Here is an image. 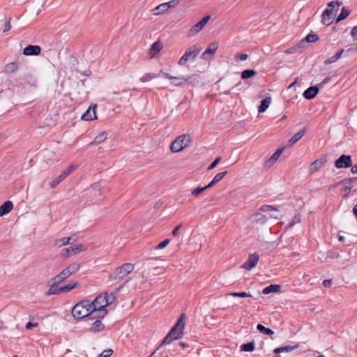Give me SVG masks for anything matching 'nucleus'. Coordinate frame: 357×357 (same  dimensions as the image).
<instances>
[{
  "instance_id": "obj_1",
  "label": "nucleus",
  "mask_w": 357,
  "mask_h": 357,
  "mask_svg": "<svg viewBox=\"0 0 357 357\" xmlns=\"http://www.w3.org/2000/svg\"><path fill=\"white\" fill-rule=\"evenodd\" d=\"M186 316L185 314H182L176 323L172 328L169 333L163 339L162 342L160 344L159 347L166 344H170L172 341L181 338L183 335V331L185 328V321Z\"/></svg>"
},
{
  "instance_id": "obj_32",
  "label": "nucleus",
  "mask_w": 357,
  "mask_h": 357,
  "mask_svg": "<svg viewBox=\"0 0 357 357\" xmlns=\"http://www.w3.org/2000/svg\"><path fill=\"white\" fill-rule=\"evenodd\" d=\"M80 265L79 263L73 262L70 264L68 267L66 268V271L69 273V274L71 275L76 272L78 271L79 269Z\"/></svg>"
},
{
  "instance_id": "obj_17",
  "label": "nucleus",
  "mask_w": 357,
  "mask_h": 357,
  "mask_svg": "<svg viewBox=\"0 0 357 357\" xmlns=\"http://www.w3.org/2000/svg\"><path fill=\"white\" fill-rule=\"evenodd\" d=\"M218 48V44L215 42L211 43L206 50L202 53V58L208 59L209 56L213 54Z\"/></svg>"
},
{
  "instance_id": "obj_56",
  "label": "nucleus",
  "mask_w": 357,
  "mask_h": 357,
  "mask_svg": "<svg viewBox=\"0 0 357 357\" xmlns=\"http://www.w3.org/2000/svg\"><path fill=\"white\" fill-rule=\"evenodd\" d=\"M59 275H61V277H63V278H64V280L67 279L68 278H69L70 276V275L66 271V268H64L61 272H60Z\"/></svg>"
},
{
  "instance_id": "obj_18",
  "label": "nucleus",
  "mask_w": 357,
  "mask_h": 357,
  "mask_svg": "<svg viewBox=\"0 0 357 357\" xmlns=\"http://www.w3.org/2000/svg\"><path fill=\"white\" fill-rule=\"evenodd\" d=\"M96 105L93 107H89V109L82 115V119L84 121H91L96 119Z\"/></svg>"
},
{
  "instance_id": "obj_5",
  "label": "nucleus",
  "mask_w": 357,
  "mask_h": 357,
  "mask_svg": "<svg viewBox=\"0 0 357 357\" xmlns=\"http://www.w3.org/2000/svg\"><path fill=\"white\" fill-rule=\"evenodd\" d=\"M202 50V48L197 45H192L188 48L185 54L178 60V65L184 66L188 61H194Z\"/></svg>"
},
{
  "instance_id": "obj_14",
  "label": "nucleus",
  "mask_w": 357,
  "mask_h": 357,
  "mask_svg": "<svg viewBox=\"0 0 357 357\" xmlns=\"http://www.w3.org/2000/svg\"><path fill=\"white\" fill-rule=\"evenodd\" d=\"M90 305L91 308L96 307L99 309H105V307L107 306L106 297L102 294L98 296L92 303H90Z\"/></svg>"
},
{
  "instance_id": "obj_53",
  "label": "nucleus",
  "mask_w": 357,
  "mask_h": 357,
  "mask_svg": "<svg viewBox=\"0 0 357 357\" xmlns=\"http://www.w3.org/2000/svg\"><path fill=\"white\" fill-rule=\"evenodd\" d=\"M248 55L247 54H241L235 56L236 59H238L241 61H245L248 59Z\"/></svg>"
},
{
  "instance_id": "obj_63",
  "label": "nucleus",
  "mask_w": 357,
  "mask_h": 357,
  "mask_svg": "<svg viewBox=\"0 0 357 357\" xmlns=\"http://www.w3.org/2000/svg\"><path fill=\"white\" fill-rule=\"evenodd\" d=\"M331 80L330 77H326L320 84H318L319 88L323 87L324 84L328 83Z\"/></svg>"
},
{
  "instance_id": "obj_8",
  "label": "nucleus",
  "mask_w": 357,
  "mask_h": 357,
  "mask_svg": "<svg viewBox=\"0 0 357 357\" xmlns=\"http://www.w3.org/2000/svg\"><path fill=\"white\" fill-rule=\"evenodd\" d=\"M77 168L76 165H71L66 170L63 171L61 174L56 177L50 183V186L52 188L56 187L63 179H65L73 171Z\"/></svg>"
},
{
  "instance_id": "obj_24",
  "label": "nucleus",
  "mask_w": 357,
  "mask_h": 357,
  "mask_svg": "<svg viewBox=\"0 0 357 357\" xmlns=\"http://www.w3.org/2000/svg\"><path fill=\"white\" fill-rule=\"evenodd\" d=\"M298 347H299L298 344H295L294 346L287 345V346H284V347H280L275 349L273 350V353L280 354L282 352H289V351H293L295 349L298 348Z\"/></svg>"
},
{
  "instance_id": "obj_51",
  "label": "nucleus",
  "mask_w": 357,
  "mask_h": 357,
  "mask_svg": "<svg viewBox=\"0 0 357 357\" xmlns=\"http://www.w3.org/2000/svg\"><path fill=\"white\" fill-rule=\"evenodd\" d=\"M221 160V157H218L208 167V170H211L213 169H214L217 165L220 162Z\"/></svg>"
},
{
  "instance_id": "obj_60",
  "label": "nucleus",
  "mask_w": 357,
  "mask_h": 357,
  "mask_svg": "<svg viewBox=\"0 0 357 357\" xmlns=\"http://www.w3.org/2000/svg\"><path fill=\"white\" fill-rule=\"evenodd\" d=\"M332 283H333L332 280H324L323 281L324 287H327V288L330 287L331 286Z\"/></svg>"
},
{
  "instance_id": "obj_52",
  "label": "nucleus",
  "mask_w": 357,
  "mask_h": 357,
  "mask_svg": "<svg viewBox=\"0 0 357 357\" xmlns=\"http://www.w3.org/2000/svg\"><path fill=\"white\" fill-rule=\"evenodd\" d=\"M257 328L258 331H259L260 332H262L264 333V334L266 335H268V328H266L264 326H263L262 324H259L257 326Z\"/></svg>"
},
{
  "instance_id": "obj_43",
  "label": "nucleus",
  "mask_w": 357,
  "mask_h": 357,
  "mask_svg": "<svg viewBox=\"0 0 357 357\" xmlns=\"http://www.w3.org/2000/svg\"><path fill=\"white\" fill-rule=\"evenodd\" d=\"M281 286L279 284H271L269 285V294L280 292Z\"/></svg>"
},
{
  "instance_id": "obj_31",
  "label": "nucleus",
  "mask_w": 357,
  "mask_h": 357,
  "mask_svg": "<svg viewBox=\"0 0 357 357\" xmlns=\"http://www.w3.org/2000/svg\"><path fill=\"white\" fill-rule=\"evenodd\" d=\"M343 52H344V50H342V49L339 50L334 56L325 60L324 64L329 65L331 63L335 62L337 59H340V57L341 56Z\"/></svg>"
},
{
  "instance_id": "obj_35",
  "label": "nucleus",
  "mask_w": 357,
  "mask_h": 357,
  "mask_svg": "<svg viewBox=\"0 0 357 357\" xmlns=\"http://www.w3.org/2000/svg\"><path fill=\"white\" fill-rule=\"evenodd\" d=\"M71 239H72V237H63L62 238L57 239L55 241L54 245H55V246H56L58 248H60L61 246H63V245L69 244L70 243V241Z\"/></svg>"
},
{
  "instance_id": "obj_11",
  "label": "nucleus",
  "mask_w": 357,
  "mask_h": 357,
  "mask_svg": "<svg viewBox=\"0 0 357 357\" xmlns=\"http://www.w3.org/2000/svg\"><path fill=\"white\" fill-rule=\"evenodd\" d=\"M328 161V156L326 155L321 156V158L315 160L312 162L309 167V171L311 174L317 172L323 165Z\"/></svg>"
},
{
  "instance_id": "obj_39",
  "label": "nucleus",
  "mask_w": 357,
  "mask_h": 357,
  "mask_svg": "<svg viewBox=\"0 0 357 357\" xmlns=\"http://www.w3.org/2000/svg\"><path fill=\"white\" fill-rule=\"evenodd\" d=\"M255 349V343L253 342L247 344H243L241 346V350L244 351H252Z\"/></svg>"
},
{
  "instance_id": "obj_36",
  "label": "nucleus",
  "mask_w": 357,
  "mask_h": 357,
  "mask_svg": "<svg viewBox=\"0 0 357 357\" xmlns=\"http://www.w3.org/2000/svg\"><path fill=\"white\" fill-rule=\"evenodd\" d=\"M349 14H350V10H348L347 8H346L345 7H343L342 8V10H341L340 15H338V17L336 20V23H338L339 22L347 18Z\"/></svg>"
},
{
  "instance_id": "obj_27",
  "label": "nucleus",
  "mask_w": 357,
  "mask_h": 357,
  "mask_svg": "<svg viewBox=\"0 0 357 357\" xmlns=\"http://www.w3.org/2000/svg\"><path fill=\"white\" fill-rule=\"evenodd\" d=\"M251 218L253 222L261 224H265L267 220L266 215L259 212L254 214Z\"/></svg>"
},
{
  "instance_id": "obj_25",
  "label": "nucleus",
  "mask_w": 357,
  "mask_h": 357,
  "mask_svg": "<svg viewBox=\"0 0 357 357\" xmlns=\"http://www.w3.org/2000/svg\"><path fill=\"white\" fill-rule=\"evenodd\" d=\"M103 328V324L100 319H98L91 324L89 330L92 332L97 333L101 331Z\"/></svg>"
},
{
  "instance_id": "obj_38",
  "label": "nucleus",
  "mask_w": 357,
  "mask_h": 357,
  "mask_svg": "<svg viewBox=\"0 0 357 357\" xmlns=\"http://www.w3.org/2000/svg\"><path fill=\"white\" fill-rule=\"evenodd\" d=\"M159 77V74L147 73V74L144 75L140 78V81H141L142 82H149V81H150V80H151L152 79L155 78V77Z\"/></svg>"
},
{
  "instance_id": "obj_45",
  "label": "nucleus",
  "mask_w": 357,
  "mask_h": 357,
  "mask_svg": "<svg viewBox=\"0 0 357 357\" xmlns=\"http://www.w3.org/2000/svg\"><path fill=\"white\" fill-rule=\"evenodd\" d=\"M227 174V171L218 173L215 176V177L213 178V180H214V181L216 182V183H218L224 178V176Z\"/></svg>"
},
{
  "instance_id": "obj_10",
  "label": "nucleus",
  "mask_w": 357,
  "mask_h": 357,
  "mask_svg": "<svg viewBox=\"0 0 357 357\" xmlns=\"http://www.w3.org/2000/svg\"><path fill=\"white\" fill-rule=\"evenodd\" d=\"M107 313L106 309H99L96 307H91L89 310V314L87 316V319L93 320L94 319H102Z\"/></svg>"
},
{
  "instance_id": "obj_62",
  "label": "nucleus",
  "mask_w": 357,
  "mask_h": 357,
  "mask_svg": "<svg viewBox=\"0 0 357 357\" xmlns=\"http://www.w3.org/2000/svg\"><path fill=\"white\" fill-rule=\"evenodd\" d=\"M181 227H182V225H181V224H180V225H178L177 227H176L174 229V230L172 231V235H173L174 236H178V230H179V229H180Z\"/></svg>"
},
{
  "instance_id": "obj_40",
  "label": "nucleus",
  "mask_w": 357,
  "mask_h": 357,
  "mask_svg": "<svg viewBox=\"0 0 357 357\" xmlns=\"http://www.w3.org/2000/svg\"><path fill=\"white\" fill-rule=\"evenodd\" d=\"M77 284L78 283L77 282H70L66 286L61 287V290L63 291V293L68 292L75 288Z\"/></svg>"
},
{
  "instance_id": "obj_13",
  "label": "nucleus",
  "mask_w": 357,
  "mask_h": 357,
  "mask_svg": "<svg viewBox=\"0 0 357 357\" xmlns=\"http://www.w3.org/2000/svg\"><path fill=\"white\" fill-rule=\"evenodd\" d=\"M259 261V255L256 253L251 254L249 255L247 261L241 266V268L250 270L254 268Z\"/></svg>"
},
{
  "instance_id": "obj_30",
  "label": "nucleus",
  "mask_w": 357,
  "mask_h": 357,
  "mask_svg": "<svg viewBox=\"0 0 357 357\" xmlns=\"http://www.w3.org/2000/svg\"><path fill=\"white\" fill-rule=\"evenodd\" d=\"M285 146L278 149L269 158V162H275L282 153Z\"/></svg>"
},
{
  "instance_id": "obj_49",
  "label": "nucleus",
  "mask_w": 357,
  "mask_h": 357,
  "mask_svg": "<svg viewBox=\"0 0 357 357\" xmlns=\"http://www.w3.org/2000/svg\"><path fill=\"white\" fill-rule=\"evenodd\" d=\"M64 280V278H63V277H61V275H59V273L52 279V281L57 284H61Z\"/></svg>"
},
{
  "instance_id": "obj_59",
  "label": "nucleus",
  "mask_w": 357,
  "mask_h": 357,
  "mask_svg": "<svg viewBox=\"0 0 357 357\" xmlns=\"http://www.w3.org/2000/svg\"><path fill=\"white\" fill-rule=\"evenodd\" d=\"M356 181H357V177L350 178L349 179L344 180L343 183L346 184H351Z\"/></svg>"
},
{
  "instance_id": "obj_57",
  "label": "nucleus",
  "mask_w": 357,
  "mask_h": 357,
  "mask_svg": "<svg viewBox=\"0 0 357 357\" xmlns=\"http://www.w3.org/2000/svg\"><path fill=\"white\" fill-rule=\"evenodd\" d=\"M351 35L354 40H357V26L353 27L351 31Z\"/></svg>"
},
{
  "instance_id": "obj_64",
  "label": "nucleus",
  "mask_w": 357,
  "mask_h": 357,
  "mask_svg": "<svg viewBox=\"0 0 357 357\" xmlns=\"http://www.w3.org/2000/svg\"><path fill=\"white\" fill-rule=\"evenodd\" d=\"M351 188H352V186L351 185H347V186H345L344 187V192H345V194H349L351 190Z\"/></svg>"
},
{
  "instance_id": "obj_21",
  "label": "nucleus",
  "mask_w": 357,
  "mask_h": 357,
  "mask_svg": "<svg viewBox=\"0 0 357 357\" xmlns=\"http://www.w3.org/2000/svg\"><path fill=\"white\" fill-rule=\"evenodd\" d=\"M306 129L303 128L296 134H294L292 137L288 141V145L291 146L296 143L298 140H300L305 134Z\"/></svg>"
},
{
  "instance_id": "obj_22",
  "label": "nucleus",
  "mask_w": 357,
  "mask_h": 357,
  "mask_svg": "<svg viewBox=\"0 0 357 357\" xmlns=\"http://www.w3.org/2000/svg\"><path fill=\"white\" fill-rule=\"evenodd\" d=\"M283 215V211L280 209L269 205V217L274 219H280Z\"/></svg>"
},
{
  "instance_id": "obj_48",
  "label": "nucleus",
  "mask_w": 357,
  "mask_h": 357,
  "mask_svg": "<svg viewBox=\"0 0 357 357\" xmlns=\"http://www.w3.org/2000/svg\"><path fill=\"white\" fill-rule=\"evenodd\" d=\"M179 3V0H172L169 2L165 3L167 8L169 10V8H172L176 7Z\"/></svg>"
},
{
  "instance_id": "obj_19",
  "label": "nucleus",
  "mask_w": 357,
  "mask_h": 357,
  "mask_svg": "<svg viewBox=\"0 0 357 357\" xmlns=\"http://www.w3.org/2000/svg\"><path fill=\"white\" fill-rule=\"evenodd\" d=\"M160 73L162 74V75L165 78L171 79L172 84L174 86L182 85V84H183V82H181L182 80H183L185 82L188 80V79H185L183 77H173V76H171L169 73H164L162 71H160Z\"/></svg>"
},
{
  "instance_id": "obj_3",
  "label": "nucleus",
  "mask_w": 357,
  "mask_h": 357,
  "mask_svg": "<svg viewBox=\"0 0 357 357\" xmlns=\"http://www.w3.org/2000/svg\"><path fill=\"white\" fill-rule=\"evenodd\" d=\"M90 309V302L89 301H82L73 307L72 314L76 319L87 318Z\"/></svg>"
},
{
  "instance_id": "obj_55",
  "label": "nucleus",
  "mask_w": 357,
  "mask_h": 357,
  "mask_svg": "<svg viewBox=\"0 0 357 357\" xmlns=\"http://www.w3.org/2000/svg\"><path fill=\"white\" fill-rule=\"evenodd\" d=\"M112 354V349H108V350H105L100 355V357H109Z\"/></svg>"
},
{
  "instance_id": "obj_6",
  "label": "nucleus",
  "mask_w": 357,
  "mask_h": 357,
  "mask_svg": "<svg viewBox=\"0 0 357 357\" xmlns=\"http://www.w3.org/2000/svg\"><path fill=\"white\" fill-rule=\"evenodd\" d=\"M134 270V264L130 263H126L123 265L117 267L110 275V278L113 280L122 279Z\"/></svg>"
},
{
  "instance_id": "obj_4",
  "label": "nucleus",
  "mask_w": 357,
  "mask_h": 357,
  "mask_svg": "<svg viewBox=\"0 0 357 357\" xmlns=\"http://www.w3.org/2000/svg\"><path fill=\"white\" fill-rule=\"evenodd\" d=\"M191 141L189 135H182L176 137V139L172 143L170 149L173 153H178L187 147Z\"/></svg>"
},
{
  "instance_id": "obj_37",
  "label": "nucleus",
  "mask_w": 357,
  "mask_h": 357,
  "mask_svg": "<svg viewBox=\"0 0 357 357\" xmlns=\"http://www.w3.org/2000/svg\"><path fill=\"white\" fill-rule=\"evenodd\" d=\"M256 73L257 72L252 69L245 70L241 73V78L247 79L255 75Z\"/></svg>"
},
{
  "instance_id": "obj_20",
  "label": "nucleus",
  "mask_w": 357,
  "mask_h": 357,
  "mask_svg": "<svg viewBox=\"0 0 357 357\" xmlns=\"http://www.w3.org/2000/svg\"><path fill=\"white\" fill-rule=\"evenodd\" d=\"M13 208V204L11 201L8 200V201L5 202L0 206V217L12 211Z\"/></svg>"
},
{
  "instance_id": "obj_54",
  "label": "nucleus",
  "mask_w": 357,
  "mask_h": 357,
  "mask_svg": "<svg viewBox=\"0 0 357 357\" xmlns=\"http://www.w3.org/2000/svg\"><path fill=\"white\" fill-rule=\"evenodd\" d=\"M211 19V15H206L204 18H202L199 22L204 26L207 24L208 20Z\"/></svg>"
},
{
  "instance_id": "obj_44",
  "label": "nucleus",
  "mask_w": 357,
  "mask_h": 357,
  "mask_svg": "<svg viewBox=\"0 0 357 357\" xmlns=\"http://www.w3.org/2000/svg\"><path fill=\"white\" fill-rule=\"evenodd\" d=\"M104 296H105L107 299V306L112 304L115 300V296L112 293L107 294V293L106 292L105 293Z\"/></svg>"
},
{
  "instance_id": "obj_61",
  "label": "nucleus",
  "mask_w": 357,
  "mask_h": 357,
  "mask_svg": "<svg viewBox=\"0 0 357 357\" xmlns=\"http://www.w3.org/2000/svg\"><path fill=\"white\" fill-rule=\"evenodd\" d=\"M38 326V324L37 323H32V322H28L26 324V329L27 330H31L33 328V327H36Z\"/></svg>"
},
{
  "instance_id": "obj_26",
  "label": "nucleus",
  "mask_w": 357,
  "mask_h": 357,
  "mask_svg": "<svg viewBox=\"0 0 357 357\" xmlns=\"http://www.w3.org/2000/svg\"><path fill=\"white\" fill-rule=\"evenodd\" d=\"M63 291L61 290V287H59L57 284H55L52 282V285L50 286V288L49 289L48 291L47 292V296L50 295H56L62 294Z\"/></svg>"
},
{
  "instance_id": "obj_9",
  "label": "nucleus",
  "mask_w": 357,
  "mask_h": 357,
  "mask_svg": "<svg viewBox=\"0 0 357 357\" xmlns=\"http://www.w3.org/2000/svg\"><path fill=\"white\" fill-rule=\"evenodd\" d=\"M335 166L337 169L352 167V160L350 155H342L335 162Z\"/></svg>"
},
{
  "instance_id": "obj_50",
  "label": "nucleus",
  "mask_w": 357,
  "mask_h": 357,
  "mask_svg": "<svg viewBox=\"0 0 357 357\" xmlns=\"http://www.w3.org/2000/svg\"><path fill=\"white\" fill-rule=\"evenodd\" d=\"M169 239L167 238L164 240L163 241L160 242L156 247L155 249H163L165 248L169 243Z\"/></svg>"
},
{
  "instance_id": "obj_7",
  "label": "nucleus",
  "mask_w": 357,
  "mask_h": 357,
  "mask_svg": "<svg viewBox=\"0 0 357 357\" xmlns=\"http://www.w3.org/2000/svg\"><path fill=\"white\" fill-rule=\"evenodd\" d=\"M84 250V245L82 244H77L69 248H63L61 251V256L64 258H68L71 256L77 255Z\"/></svg>"
},
{
  "instance_id": "obj_34",
  "label": "nucleus",
  "mask_w": 357,
  "mask_h": 357,
  "mask_svg": "<svg viewBox=\"0 0 357 357\" xmlns=\"http://www.w3.org/2000/svg\"><path fill=\"white\" fill-rule=\"evenodd\" d=\"M168 9L166 7V5L165 3L160 4L158 6L155 8L153 10V14L155 15H161L165 13L166 11H167Z\"/></svg>"
},
{
  "instance_id": "obj_2",
  "label": "nucleus",
  "mask_w": 357,
  "mask_h": 357,
  "mask_svg": "<svg viewBox=\"0 0 357 357\" xmlns=\"http://www.w3.org/2000/svg\"><path fill=\"white\" fill-rule=\"evenodd\" d=\"M341 3L335 1H331L328 4L327 8L322 13L321 22L326 25H330L333 23L334 17L337 15Z\"/></svg>"
},
{
  "instance_id": "obj_47",
  "label": "nucleus",
  "mask_w": 357,
  "mask_h": 357,
  "mask_svg": "<svg viewBox=\"0 0 357 357\" xmlns=\"http://www.w3.org/2000/svg\"><path fill=\"white\" fill-rule=\"evenodd\" d=\"M231 296L234 297H250L251 295L250 294H248L246 292H232L230 294Z\"/></svg>"
},
{
  "instance_id": "obj_16",
  "label": "nucleus",
  "mask_w": 357,
  "mask_h": 357,
  "mask_svg": "<svg viewBox=\"0 0 357 357\" xmlns=\"http://www.w3.org/2000/svg\"><path fill=\"white\" fill-rule=\"evenodd\" d=\"M319 88L318 86H312L309 88H307L304 92H303V97L307 100H312L319 93Z\"/></svg>"
},
{
  "instance_id": "obj_23",
  "label": "nucleus",
  "mask_w": 357,
  "mask_h": 357,
  "mask_svg": "<svg viewBox=\"0 0 357 357\" xmlns=\"http://www.w3.org/2000/svg\"><path fill=\"white\" fill-rule=\"evenodd\" d=\"M163 47V45L159 40L155 42L152 45L149 50V54L151 58L154 57V56L159 52Z\"/></svg>"
},
{
  "instance_id": "obj_58",
  "label": "nucleus",
  "mask_w": 357,
  "mask_h": 357,
  "mask_svg": "<svg viewBox=\"0 0 357 357\" xmlns=\"http://www.w3.org/2000/svg\"><path fill=\"white\" fill-rule=\"evenodd\" d=\"M10 18L8 19V21H6V24H5V26H4V29H3V32H6V31H8L10 28H11V26H10Z\"/></svg>"
},
{
  "instance_id": "obj_29",
  "label": "nucleus",
  "mask_w": 357,
  "mask_h": 357,
  "mask_svg": "<svg viewBox=\"0 0 357 357\" xmlns=\"http://www.w3.org/2000/svg\"><path fill=\"white\" fill-rule=\"evenodd\" d=\"M107 138V132H102L98 135H97L94 140L91 142V145L93 144H98L102 142H103Z\"/></svg>"
},
{
  "instance_id": "obj_28",
  "label": "nucleus",
  "mask_w": 357,
  "mask_h": 357,
  "mask_svg": "<svg viewBox=\"0 0 357 357\" xmlns=\"http://www.w3.org/2000/svg\"><path fill=\"white\" fill-rule=\"evenodd\" d=\"M204 26L201 24L199 22L195 24L188 31V36L191 37L195 35H196L197 33H199L200 31L202 30V29Z\"/></svg>"
},
{
  "instance_id": "obj_46",
  "label": "nucleus",
  "mask_w": 357,
  "mask_h": 357,
  "mask_svg": "<svg viewBox=\"0 0 357 357\" xmlns=\"http://www.w3.org/2000/svg\"><path fill=\"white\" fill-rule=\"evenodd\" d=\"M205 190H206V188L205 186L204 187H198V188L194 189L192 191L191 194L192 196L197 197L199 195H200V193L204 192Z\"/></svg>"
},
{
  "instance_id": "obj_33",
  "label": "nucleus",
  "mask_w": 357,
  "mask_h": 357,
  "mask_svg": "<svg viewBox=\"0 0 357 357\" xmlns=\"http://www.w3.org/2000/svg\"><path fill=\"white\" fill-rule=\"evenodd\" d=\"M18 69V64L15 62H12L6 65L5 68V72L8 74H11L17 71Z\"/></svg>"
},
{
  "instance_id": "obj_15",
  "label": "nucleus",
  "mask_w": 357,
  "mask_h": 357,
  "mask_svg": "<svg viewBox=\"0 0 357 357\" xmlns=\"http://www.w3.org/2000/svg\"><path fill=\"white\" fill-rule=\"evenodd\" d=\"M41 48L38 45H29L23 50L25 56H38L40 54Z\"/></svg>"
},
{
  "instance_id": "obj_42",
  "label": "nucleus",
  "mask_w": 357,
  "mask_h": 357,
  "mask_svg": "<svg viewBox=\"0 0 357 357\" xmlns=\"http://www.w3.org/2000/svg\"><path fill=\"white\" fill-rule=\"evenodd\" d=\"M301 215L299 213L296 214L294 217L293 220L288 224L287 227H292L294 225L299 223L301 222Z\"/></svg>"
},
{
  "instance_id": "obj_41",
  "label": "nucleus",
  "mask_w": 357,
  "mask_h": 357,
  "mask_svg": "<svg viewBox=\"0 0 357 357\" xmlns=\"http://www.w3.org/2000/svg\"><path fill=\"white\" fill-rule=\"evenodd\" d=\"M268 109V97L265 98L261 102V105L258 107L259 113L265 112Z\"/></svg>"
},
{
  "instance_id": "obj_12",
  "label": "nucleus",
  "mask_w": 357,
  "mask_h": 357,
  "mask_svg": "<svg viewBox=\"0 0 357 357\" xmlns=\"http://www.w3.org/2000/svg\"><path fill=\"white\" fill-rule=\"evenodd\" d=\"M319 40V36L316 33H309L304 38L300 40L296 45L298 49L305 47V44L308 43H315Z\"/></svg>"
}]
</instances>
